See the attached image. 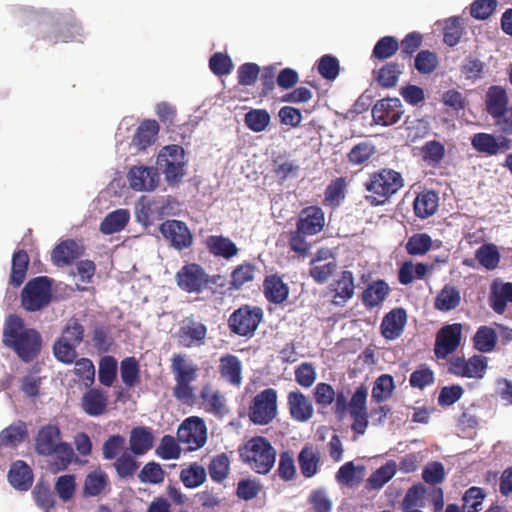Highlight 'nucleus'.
Segmentation results:
<instances>
[{"label": "nucleus", "instance_id": "0eeeda50", "mask_svg": "<svg viewBox=\"0 0 512 512\" xmlns=\"http://www.w3.org/2000/svg\"><path fill=\"white\" fill-rule=\"evenodd\" d=\"M220 275L209 276L205 270L196 263H189L181 267L176 273L175 280L178 287L187 293H200L211 288V284H218Z\"/></svg>", "mask_w": 512, "mask_h": 512}, {"label": "nucleus", "instance_id": "6e6d98bb", "mask_svg": "<svg viewBox=\"0 0 512 512\" xmlns=\"http://www.w3.org/2000/svg\"><path fill=\"white\" fill-rule=\"evenodd\" d=\"M76 490V477L74 474H66L57 478L55 491L63 502L70 501Z\"/></svg>", "mask_w": 512, "mask_h": 512}, {"label": "nucleus", "instance_id": "8fccbe9b", "mask_svg": "<svg viewBox=\"0 0 512 512\" xmlns=\"http://www.w3.org/2000/svg\"><path fill=\"white\" fill-rule=\"evenodd\" d=\"M117 376V360L110 355L103 356L99 361L98 379L105 387H111Z\"/></svg>", "mask_w": 512, "mask_h": 512}, {"label": "nucleus", "instance_id": "c756f323", "mask_svg": "<svg viewBox=\"0 0 512 512\" xmlns=\"http://www.w3.org/2000/svg\"><path fill=\"white\" fill-rule=\"evenodd\" d=\"M206 331V327L202 323L189 320L178 331L179 344L184 347L199 344L205 338Z\"/></svg>", "mask_w": 512, "mask_h": 512}, {"label": "nucleus", "instance_id": "09e8293b", "mask_svg": "<svg viewBox=\"0 0 512 512\" xmlns=\"http://www.w3.org/2000/svg\"><path fill=\"white\" fill-rule=\"evenodd\" d=\"M472 147L487 156L497 155V137L490 133L479 132L471 138Z\"/></svg>", "mask_w": 512, "mask_h": 512}, {"label": "nucleus", "instance_id": "1a4fd4ad", "mask_svg": "<svg viewBox=\"0 0 512 512\" xmlns=\"http://www.w3.org/2000/svg\"><path fill=\"white\" fill-rule=\"evenodd\" d=\"M262 317L263 312L260 308L243 306L231 314L228 325L233 333L243 337H252Z\"/></svg>", "mask_w": 512, "mask_h": 512}, {"label": "nucleus", "instance_id": "c85d7f7f", "mask_svg": "<svg viewBox=\"0 0 512 512\" xmlns=\"http://www.w3.org/2000/svg\"><path fill=\"white\" fill-rule=\"evenodd\" d=\"M109 486V477L100 468L89 472L84 479L82 494L84 497H97L103 494Z\"/></svg>", "mask_w": 512, "mask_h": 512}, {"label": "nucleus", "instance_id": "dca6fc26", "mask_svg": "<svg viewBox=\"0 0 512 512\" xmlns=\"http://www.w3.org/2000/svg\"><path fill=\"white\" fill-rule=\"evenodd\" d=\"M127 180L134 191H153L159 184L158 168L133 166L127 173Z\"/></svg>", "mask_w": 512, "mask_h": 512}, {"label": "nucleus", "instance_id": "412c9836", "mask_svg": "<svg viewBox=\"0 0 512 512\" xmlns=\"http://www.w3.org/2000/svg\"><path fill=\"white\" fill-rule=\"evenodd\" d=\"M82 410L91 417H98L107 411L108 395L97 387H88L80 400Z\"/></svg>", "mask_w": 512, "mask_h": 512}, {"label": "nucleus", "instance_id": "6e6552de", "mask_svg": "<svg viewBox=\"0 0 512 512\" xmlns=\"http://www.w3.org/2000/svg\"><path fill=\"white\" fill-rule=\"evenodd\" d=\"M51 285V280L46 276L28 281L21 292L22 307L30 312L46 307L52 298Z\"/></svg>", "mask_w": 512, "mask_h": 512}, {"label": "nucleus", "instance_id": "7ed1b4c3", "mask_svg": "<svg viewBox=\"0 0 512 512\" xmlns=\"http://www.w3.org/2000/svg\"><path fill=\"white\" fill-rule=\"evenodd\" d=\"M171 371L175 380L173 396L183 403L193 402L194 388L191 383L197 379V365L189 361L186 355L174 354L171 359Z\"/></svg>", "mask_w": 512, "mask_h": 512}, {"label": "nucleus", "instance_id": "4d7b16f0", "mask_svg": "<svg viewBox=\"0 0 512 512\" xmlns=\"http://www.w3.org/2000/svg\"><path fill=\"white\" fill-rule=\"evenodd\" d=\"M431 244L432 239L428 234L418 233L407 240L405 248L410 255H424L430 250Z\"/></svg>", "mask_w": 512, "mask_h": 512}, {"label": "nucleus", "instance_id": "3c124183", "mask_svg": "<svg viewBox=\"0 0 512 512\" xmlns=\"http://www.w3.org/2000/svg\"><path fill=\"white\" fill-rule=\"evenodd\" d=\"M120 374L123 383L128 387H134L140 378L139 363L135 357H126L121 361Z\"/></svg>", "mask_w": 512, "mask_h": 512}, {"label": "nucleus", "instance_id": "2eb2a0df", "mask_svg": "<svg viewBox=\"0 0 512 512\" xmlns=\"http://www.w3.org/2000/svg\"><path fill=\"white\" fill-rule=\"evenodd\" d=\"M368 391L364 386L356 389L349 403L350 416L353 419L352 430L363 435L368 426V413L366 407Z\"/></svg>", "mask_w": 512, "mask_h": 512}, {"label": "nucleus", "instance_id": "6ab92c4d", "mask_svg": "<svg viewBox=\"0 0 512 512\" xmlns=\"http://www.w3.org/2000/svg\"><path fill=\"white\" fill-rule=\"evenodd\" d=\"M58 426L48 424L41 427L35 438V451L41 456H51L62 444Z\"/></svg>", "mask_w": 512, "mask_h": 512}, {"label": "nucleus", "instance_id": "2f4dec72", "mask_svg": "<svg viewBox=\"0 0 512 512\" xmlns=\"http://www.w3.org/2000/svg\"><path fill=\"white\" fill-rule=\"evenodd\" d=\"M130 450L134 455H143L153 446V435L147 427H135L130 432Z\"/></svg>", "mask_w": 512, "mask_h": 512}, {"label": "nucleus", "instance_id": "72a5a7b5", "mask_svg": "<svg viewBox=\"0 0 512 512\" xmlns=\"http://www.w3.org/2000/svg\"><path fill=\"white\" fill-rule=\"evenodd\" d=\"M438 208V195L434 191L420 193L414 200V211L417 217L425 219L433 215Z\"/></svg>", "mask_w": 512, "mask_h": 512}, {"label": "nucleus", "instance_id": "393cba45", "mask_svg": "<svg viewBox=\"0 0 512 512\" xmlns=\"http://www.w3.org/2000/svg\"><path fill=\"white\" fill-rule=\"evenodd\" d=\"M407 314L402 308L390 311L382 320L381 333L388 340H395L402 334L406 324Z\"/></svg>", "mask_w": 512, "mask_h": 512}, {"label": "nucleus", "instance_id": "aec40b11", "mask_svg": "<svg viewBox=\"0 0 512 512\" xmlns=\"http://www.w3.org/2000/svg\"><path fill=\"white\" fill-rule=\"evenodd\" d=\"M83 245L73 239H67L55 246L51 253V260L57 267H65L73 264L84 254Z\"/></svg>", "mask_w": 512, "mask_h": 512}, {"label": "nucleus", "instance_id": "37998d69", "mask_svg": "<svg viewBox=\"0 0 512 512\" xmlns=\"http://www.w3.org/2000/svg\"><path fill=\"white\" fill-rule=\"evenodd\" d=\"M474 347L482 352H492L497 343L495 330L488 326H480L473 337Z\"/></svg>", "mask_w": 512, "mask_h": 512}, {"label": "nucleus", "instance_id": "e433bc0d", "mask_svg": "<svg viewBox=\"0 0 512 512\" xmlns=\"http://www.w3.org/2000/svg\"><path fill=\"white\" fill-rule=\"evenodd\" d=\"M486 105L487 112L491 117L508 109V97L505 89L500 86L490 87L487 92Z\"/></svg>", "mask_w": 512, "mask_h": 512}, {"label": "nucleus", "instance_id": "a19ab883", "mask_svg": "<svg viewBox=\"0 0 512 512\" xmlns=\"http://www.w3.org/2000/svg\"><path fill=\"white\" fill-rule=\"evenodd\" d=\"M460 291L451 285H445L435 299V307L440 311H450L460 304Z\"/></svg>", "mask_w": 512, "mask_h": 512}, {"label": "nucleus", "instance_id": "e2e57ef3", "mask_svg": "<svg viewBox=\"0 0 512 512\" xmlns=\"http://www.w3.org/2000/svg\"><path fill=\"white\" fill-rule=\"evenodd\" d=\"M486 494L480 487H470L463 495L464 507L467 512H479L482 509V503Z\"/></svg>", "mask_w": 512, "mask_h": 512}, {"label": "nucleus", "instance_id": "49530a36", "mask_svg": "<svg viewBox=\"0 0 512 512\" xmlns=\"http://www.w3.org/2000/svg\"><path fill=\"white\" fill-rule=\"evenodd\" d=\"M394 389L393 377L389 374H382L374 382L372 400L376 403H382L391 397Z\"/></svg>", "mask_w": 512, "mask_h": 512}, {"label": "nucleus", "instance_id": "4c0bfd02", "mask_svg": "<svg viewBox=\"0 0 512 512\" xmlns=\"http://www.w3.org/2000/svg\"><path fill=\"white\" fill-rule=\"evenodd\" d=\"M29 264V256L25 250H18L13 254L10 275V284L19 287L25 280Z\"/></svg>", "mask_w": 512, "mask_h": 512}, {"label": "nucleus", "instance_id": "9b49d317", "mask_svg": "<svg viewBox=\"0 0 512 512\" xmlns=\"http://www.w3.org/2000/svg\"><path fill=\"white\" fill-rule=\"evenodd\" d=\"M177 440L186 445L189 451H195L204 446L207 440V429L204 421L198 417H189L183 421L177 430Z\"/></svg>", "mask_w": 512, "mask_h": 512}, {"label": "nucleus", "instance_id": "5fc2aeb1", "mask_svg": "<svg viewBox=\"0 0 512 512\" xmlns=\"http://www.w3.org/2000/svg\"><path fill=\"white\" fill-rule=\"evenodd\" d=\"M337 269L335 258H330L327 262H318L311 265L310 276L318 284H323L334 274Z\"/></svg>", "mask_w": 512, "mask_h": 512}, {"label": "nucleus", "instance_id": "a18cd8bd", "mask_svg": "<svg viewBox=\"0 0 512 512\" xmlns=\"http://www.w3.org/2000/svg\"><path fill=\"white\" fill-rule=\"evenodd\" d=\"M53 455L54 458L49 463V470L50 472L56 474L68 468V466L71 464L73 460L74 451L70 444L62 443L56 449Z\"/></svg>", "mask_w": 512, "mask_h": 512}, {"label": "nucleus", "instance_id": "9d476101", "mask_svg": "<svg viewBox=\"0 0 512 512\" xmlns=\"http://www.w3.org/2000/svg\"><path fill=\"white\" fill-rule=\"evenodd\" d=\"M277 414V392L268 388L257 394L250 407L249 416L253 423L267 425Z\"/></svg>", "mask_w": 512, "mask_h": 512}, {"label": "nucleus", "instance_id": "f257e3e1", "mask_svg": "<svg viewBox=\"0 0 512 512\" xmlns=\"http://www.w3.org/2000/svg\"><path fill=\"white\" fill-rule=\"evenodd\" d=\"M2 343L22 362L31 363L40 355L43 340L39 331L26 327L20 316L11 314L3 325Z\"/></svg>", "mask_w": 512, "mask_h": 512}, {"label": "nucleus", "instance_id": "0e129e2a", "mask_svg": "<svg viewBox=\"0 0 512 512\" xmlns=\"http://www.w3.org/2000/svg\"><path fill=\"white\" fill-rule=\"evenodd\" d=\"M35 502L44 512H49L55 505V497L49 486L37 484L33 490Z\"/></svg>", "mask_w": 512, "mask_h": 512}, {"label": "nucleus", "instance_id": "774afa93", "mask_svg": "<svg viewBox=\"0 0 512 512\" xmlns=\"http://www.w3.org/2000/svg\"><path fill=\"white\" fill-rule=\"evenodd\" d=\"M398 48L399 43L396 38L392 36H385L374 46L373 56L377 59H386L394 55Z\"/></svg>", "mask_w": 512, "mask_h": 512}, {"label": "nucleus", "instance_id": "13d9d810", "mask_svg": "<svg viewBox=\"0 0 512 512\" xmlns=\"http://www.w3.org/2000/svg\"><path fill=\"white\" fill-rule=\"evenodd\" d=\"M165 471L159 463L151 461L146 463L138 474L142 483L160 484L164 481Z\"/></svg>", "mask_w": 512, "mask_h": 512}, {"label": "nucleus", "instance_id": "f03ea898", "mask_svg": "<svg viewBox=\"0 0 512 512\" xmlns=\"http://www.w3.org/2000/svg\"><path fill=\"white\" fill-rule=\"evenodd\" d=\"M242 461L253 471L267 474L276 461V450L264 437L256 436L239 447Z\"/></svg>", "mask_w": 512, "mask_h": 512}, {"label": "nucleus", "instance_id": "4be33fe9", "mask_svg": "<svg viewBox=\"0 0 512 512\" xmlns=\"http://www.w3.org/2000/svg\"><path fill=\"white\" fill-rule=\"evenodd\" d=\"M329 288L334 293L332 303L336 306H344L354 296L355 285L352 272L343 271Z\"/></svg>", "mask_w": 512, "mask_h": 512}, {"label": "nucleus", "instance_id": "864d4df0", "mask_svg": "<svg viewBox=\"0 0 512 512\" xmlns=\"http://www.w3.org/2000/svg\"><path fill=\"white\" fill-rule=\"evenodd\" d=\"M245 124L253 132L264 131L271 120L270 114L264 109H251L245 114Z\"/></svg>", "mask_w": 512, "mask_h": 512}, {"label": "nucleus", "instance_id": "bb28decb", "mask_svg": "<svg viewBox=\"0 0 512 512\" xmlns=\"http://www.w3.org/2000/svg\"><path fill=\"white\" fill-rule=\"evenodd\" d=\"M288 405L292 418L299 422H306L313 416V406L310 400L300 391L288 394Z\"/></svg>", "mask_w": 512, "mask_h": 512}, {"label": "nucleus", "instance_id": "423d86ee", "mask_svg": "<svg viewBox=\"0 0 512 512\" xmlns=\"http://www.w3.org/2000/svg\"><path fill=\"white\" fill-rule=\"evenodd\" d=\"M185 152L180 145L164 146L157 155L156 164L169 186L179 184L185 176Z\"/></svg>", "mask_w": 512, "mask_h": 512}, {"label": "nucleus", "instance_id": "de8ad7c7", "mask_svg": "<svg viewBox=\"0 0 512 512\" xmlns=\"http://www.w3.org/2000/svg\"><path fill=\"white\" fill-rule=\"evenodd\" d=\"M26 437V424L19 421L17 424H12L0 432V444L13 447L23 442Z\"/></svg>", "mask_w": 512, "mask_h": 512}, {"label": "nucleus", "instance_id": "680f3d73", "mask_svg": "<svg viewBox=\"0 0 512 512\" xmlns=\"http://www.w3.org/2000/svg\"><path fill=\"white\" fill-rule=\"evenodd\" d=\"M254 278V266L249 263L239 265L231 273V281L229 290H238L245 283L252 281Z\"/></svg>", "mask_w": 512, "mask_h": 512}, {"label": "nucleus", "instance_id": "58836bf2", "mask_svg": "<svg viewBox=\"0 0 512 512\" xmlns=\"http://www.w3.org/2000/svg\"><path fill=\"white\" fill-rule=\"evenodd\" d=\"M475 259L488 271L496 269L501 255L498 247L493 243H485L475 251Z\"/></svg>", "mask_w": 512, "mask_h": 512}, {"label": "nucleus", "instance_id": "a211bd4d", "mask_svg": "<svg viewBox=\"0 0 512 512\" xmlns=\"http://www.w3.org/2000/svg\"><path fill=\"white\" fill-rule=\"evenodd\" d=\"M159 229L171 246L178 250L187 248L192 243V235L186 224L182 221L166 220L160 225Z\"/></svg>", "mask_w": 512, "mask_h": 512}, {"label": "nucleus", "instance_id": "5701e85b", "mask_svg": "<svg viewBox=\"0 0 512 512\" xmlns=\"http://www.w3.org/2000/svg\"><path fill=\"white\" fill-rule=\"evenodd\" d=\"M11 486L19 491H27L33 484V471L23 460H17L10 466L7 475Z\"/></svg>", "mask_w": 512, "mask_h": 512}, {"label": "nucleus", "instance_id": "cd10ccee", "mask_svg": "<svg viewBox=\"0 0 512 512\" xmlns=\"http://www.w3.org/2000/svg\"><path fill=\"white\" fill-rule=\"evenodd\" d=\"M159 132V124L156 120H144L138 126L133 138L132 145L138 151H144L156 141Z\"/></svg>", "mask_w": 512, "mask_h": 512}, {"label": "nucleus", "instance_id": "c03bdc74", "mask_svg": "<svg viewBox=\"0 0 512 512\" xmlns=\"http://www.w3.org/2000/svg\"><path fill=\"white\" fill-rule=\"evenodd\" d=\"M438 25H443V41L445 44L453 47L459 43L463 33L460 17H450L443 22H438Z\"/></svg>", "mask_w": 512, "mask_h": 512}, {"label": "nucleus", "instance_id": "f8f14e48", "mask_svg": "<svg viewBox=\"0 0 512 512\" xmlns=\"http://www.w3.org/2000/svg\"><path fill=\"white\" fill-rule=\"evenodd\" d=\"M83 37V28L80 23L74 18H65L52 23L43 39L55 45L58 43L82 41Z\"/></svg>", "mask_w": 512, "mask_h": 512}, {"label": "nucleus", "instance_id": "603ef678", "mask_svg": "<svg viewBox=\"0 0 512 512\" xmlns=\"http://www.w3.org/2000/svg\"><path fill=\"white\" fill-rule=\"evenodd\" d=\"M180 480L185 487L196 488L205 482L206 471L201 465L193 463L181 471Z\"/></svg>", "mask_w": 512, "mask_h": 512}, {"label": "nucleus", "instance_id": "ea45409f", "mask_svg": "<svg viewBox=\"0 0 512 512\" xmlns=\"http://www.w3.org/2000/svg\"><path fill=\"white\" fill-rule=\"evenodd\" d=\"M397 471V464L395 461H388L375 472H373L367 479V487L369 489H380L389 480H391Z\"/></svg>", "mask_w": 512, "mask_h": 512}, {"label": "nucleus", "instance_id": "20e7f679", "mask_svg": "<svg viewBox=\"0 0 512 512\" xmlns=\"http://www.w3.org/2000/svg\"><path fill=\"white\" fill-rule=\"evenodd\" d=\"M85 328L80 320L72 317L64 326L61 336L53 344L55 358L64 364H72L78 354L76 348L84 339Z\"/></svg>", "mask_w": 512, "mask_h": 512}, {"label": "nucleus", "instance_id": "b1692460", "mask_svg": "<svg viewBox=\"0 0 512 512\" xmlns=\"http://www.w3.org/2000/svg\"><path fill=\"white\" fill-rule=\"evenodd\" d=\"M324 226V213L318 207H308L301 212L297 222L298 232L304 235H315Z\"/></svg>", "mask_w": 512, "mask_h": 512}, {"label": "nucleus", "instance_id": "338daca9", "mask_svg": "<svg viewBox=\"0 0 512 512\" xmlns=\"http://www.w3.org/2000/svg\"><path fill=\"white\" fill-rule=\"evenodd\" d=\"M401 73L402 71L398 64L388 63L379 70L378 82L383 87H393L396 85Z\"/></svg>", "mask_w": 512, "mask_h": 512}, {"label": "nucleus", "instance_id": "39448f33", "mask_svg": "<svg viewBox=\"0 0 512 512\" xmlns=\"http://www.w3.org/2000/svg\"><path fill=\"white\" fill-rule=\"evenodd\" d=\"M402 186L403 179L400 173L391 169H383L372 174L365 183L367 191L371 193L366 196V200L374 206L384 204Z\"/></svg>", "mask_w": 512, "mask_h": 512}, {"label": "nucleus", "instance_id": "69168bd1", "mask_svg": "<svg viewBox=\"0 0 512 512\" xmlns=\"http://www.w3.org/2000/svg\"><path fill=\"white\" fill-rule=\"evenodd\" d=\"M92 342L99 353L109 352L113 345V338L110 336L109 329L103 325L96 326L92 333Z\"/></svg>", "mask_w": 512, "mask_h": 512}, {"label": "nucleus", "instance_id": "a878e982", "mask_svg": "<svg viewBox=\"0 0 512 512\" xmlns=\"http://www.w3.org/2000/svg\"><path fill=\"white\" fill-rule=\"evenodd\" d=\"M512 303V283L496 279L490 288V306L497 314H503L507 303Z\"/></svg>", "mask_w": 512, "mask_h": 512}, {"label": "nucleus", "instance_id": "ddd939ff", "mask_svg": "<svg viewBox=\"0 0 512 512\" xmlns=\"http://www.w3.org/2000/svg\"><path fill=\"white\" fill-rule=\"evenodd\" d=\"M488 367V359L483 355H473L469 359L455 357L449 361L448 371L456 376L482 379Z\"/></svg>", "mask_w": 512, "mask_h": 512}, {"label": "nucleus", "instance_id": "79ce46f5", "mask_svg": "<svg viewBox=\"0 0 512 512\" xmlns=\"http://www.w3.org/2000/svg\"><path fill=\"white\" fill-rule=\"evenodd\" d=\"M140 463L134 455L128 452H123L113 463V467L119 479L133 478Z\"/></svg>", "mask_w": 512, "mask_h": 512}, {"label": "nucleus", "instance_id": "c9c22d12", "mask_svg": "<svg viewBox=\"0 0 512 512\" xmlns=\"http://www.w3.org/2000/svg\"><path fill=\"white\" fill-rule=\"evenodd\" d=\"M388 292L389 287L384 281H375L363 291L362 302L366 307L374 308L385 300Z\"/></svg>", "mask_w": 512, "mask_h": 512}, {"label": "nucleus", "instance_id": "f3484780", "mask_svg": "<svg viewBox=\"0 0 512 512\" xmlns=\"http://www.w3.org/2000/svg\"><path fill=\"white\" fill-rule=\"evenodd\" d=\"M402 114V103L398 98L379 100L372 108L373 121L382 126H391L397 123Z\"/></svg>", "mask_w": 512, "mask_h": 512}, {"label": "nucleus", "instance_id": "bf43d9fd", "mask_svg": "<svg viewBox=\"0 0 512 512\" xmlns=\"http://www.w3.org/2000/svg\"><path fill=\"white\" fill-rule=\"evenodd\" d=\"M156 453L159 457L165 460L178 459L181 455V448L179 447L178 440L171 435L163 436L156 449Z\"/></svg>", "mask_w": 512, "mask_h": 512}, {"label": "nucleus", "instance_id": "f704fd0d", "mask_svg": "<svg viewBox=\"0 0 512 512\" xmlns=\"http://www.w3.org/2000/svg\"><path fill=\"white\" fill-rule=\"evenodd\" d=\"M130 219L129 211L118 209L109 213L100 224V231L103 234L110 235L121 231Z\"/></svg>", "mask_w": 512, "mask_h": 512}, {"label": "nucleus", "instance_id": "052dcab7", "mask_svg": "<svg viewBox=\"0 0 512 512\" xmlns=\"http://www.w3.org/2000/svg\"><path fill=\"white\" fill-rule=\"evenodd\" d=\"M74 374L82 380L86 387L93 385L95 380V367L88 358L75 359Z\"/></svg>", "mask_w": 512, "mask_h": 512}, {"label": "nucleus", "instance_id": "473e14b6", "mask_svg": "<svg viewBox=\"0 0 512 512\" xmlns=\"http://www.w3.org/2000/svg\"><path fill=\"white\" fill-rule=\"evenodd\" d=\"M266 298L273 303L279 304L285 301L289 294L287 285L276 275L268 276L263 284Z\"/></svg>", "mask_w": 512, "mask_h": 512}, {"label": "nucleus", "instance_id": "4468645a", "mask_svg": "<svg viewBox=\"0 0 512 512\" xmlns=\"http://www.w3.org/2000/svg\"><path fill=\"white\" fill-rule=\"evenodd\" d=\"M462 336V325L448 324L442 327L436 336L434 352L437 358L444 359L459 346Z\"/></svg>", "mask_w": 512, "mask_h": 512}, {"label": "nucleus", "instance_id": "7c9ffc66", "mask_svg": "<svg viewBox=\"0 0 512 512\" xmlns=\"http://www.w3.org/2000/svg\"><path fill=\"white\" fill-rule=\"evenodd\" d=\"M321 459L320 451L313 445H306L298 455V463L304 477L310 478L318 472Z\"/></svg>", "mask_w": 512, "mask_h": 512}]
</instances>
